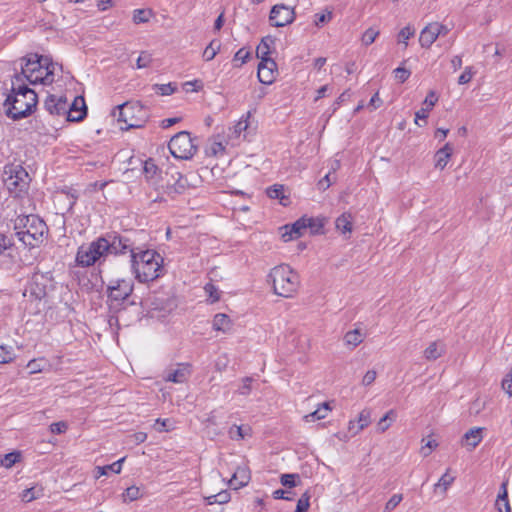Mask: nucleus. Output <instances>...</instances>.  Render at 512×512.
Listing matches in <instances>:
<instances>
[{
  "mask_svg": "<svg viewBox=\"0 0 512 512\" xmlns=\"http://www.w3.org/2000/svg\"><path fill=\"white\" fill-rule=\"evenodd\" d=\"M153 61L152 55L147 51H142L136 61V68L143 69L151 65Z\"/></svg>",
  "mask_w": 512,
  "mask_h": 512,
  "instance_id": "47",
  "label": "nucleus"
},
{
  "mask_svg": "<svg viewBox=\"0 0 512 512\" xmlns=\"http://www.w3.org/2000/svg\"><path fill=\"white\" fill-rule=\"evenodd\" d=\"M250 57L249 51L245 50L244 48L239 49L235 55H234V62H239L237 66H241L242 64L246 63L247 59Z\"/></svg>",
  "mask_w": 512,
  "mask_h": 512,
  "instance_id": "60",
  "label": "nucleus"
},
{
  "mask_svg": "<svg viewBox=\"0 0 512 512\" xmlns=\"http://www.w3.org/2000/svg\"><path fill=\"white\" fill-rule=\"evenodd\" d=\"M44 107L51 115L64 116L67 112L68 102L64 97L57 98L50 95L45 100Z\"/></svg>",
  "mask_w": 512,
  "mask_h": 512,
  "instance_id": "15",
  "label": "nucleus"
},
{
  "mask_svg": "<svg viewBox=\"0 0 512 512\" xmlns=\"http://www.w3.org/2000/svg\"><path fill=\"white\" fill-rule=\"evenodd\" d=\"M187 187L188 181L186 177H184L179 172H176L172 175V182H167L166 189L169 195H176L184 193Z\"/></svg>",
  "mask_w": 512,
  "mask_h": 512,
  "instance_id": "19",
  "label": "nucleus"
},
{
  "mask_svg": "<svg viewBox=\"0 0 512 512\" xmlns=\"http://www.w3.org/2000/svg\"><path fill=\"white\" fill-rule=\"evenodd\" d=\"M133 289L134 284L131 279L111 281L107 288L108 298L118 303L123 302L132 294Z\"/></svg>",
  "mask_w": 512,
  "mask_h": 512,
  "instance_id": "11",
  "label": "nucleus"
},
{
  "mask_svg": "<svg viewBox=\"0 0 512 512\" xmlns=\"http://www.w3.org/2000/svg\"><path fill=\"white\" fill-rule=\"evenodd\" d=\"M249 117L250 113H247L246 116H242L240 120L232 128H230V133L228 135L230 139H239L241 136L243 137V139H246L245 132L249 127Z\"/></svg>",
  "mask_w": 512,
  "mask_h": 512,
  "instance_id": "24",
  "label": "nucleus"
},
{
  "mask_svg": "<svg viewBox=\"0 0 512 512\" xmlns=\"http://www.w3.org/2000/svg\"><path fill=\"white\" fill-rule=\"evenodd\" d=\"M363 340H364V335L360 329H354V330L348 331L344 335V342L348 346L356 347L360 343H362Z\"/></svg>",
  "mask_w": 512,
  "mask_h": 512,
  "instance_id": "33",
  "label": "nucleus"
},
{
  "mask_svg": "<svg viewBox=\"0 0 512 512\" xmlns=\"http://www.w3.org/2000/svg\"><path fill=\"white\" fill-rule=\"evenodd\" d=\"M483 428L475 427L469 429L463 436V442L465 445L469 446L471 449H474L483 439L482 435Z\"/></svg>",
  "mask_w": 512,
  "mask_h": 512,
  "instance_id": "26",
  "label": "nucleus"
},
{
  "mask_svg": "<svg viewBox=\"0 0 512 512\" xmlns=\"http://www.w3.org/2000/svg\"><path fill=\"white\" fill-rule=\"evenodd\" d=\"M252 381H253V379L251 377L243 378L242 384L238 388L237 392L240 395H244V396L248 395L251 392V390H252V387H251Z\"/></svg>",
  "mask_w": 512,
  "mask_h": 512,
  "instance_id": "58",
  "label": "nucleus"
},
{
  "mask_svg": "<svg viewBox=\"0 0 512 512\" xmlns=\"http://www.w3.org/2000/svg\"><path fill=\"white\" fill-rule=\"evenodd\" d=\"M335 226L343 234L350 233L353 227L352 215L350 213H343L336 219Z\"/></svg>",
  "mask_w": 512,
  "mask_h": 512,
  "instance_id": "31",
  "label": "nucleus"
},
{
  "mask_svg": "<svg viewBox=\"0 0 512 512\" xmlns=\"http://www.w3.org/2000/svg\"><path fill=\"white\" fill-rule=\"evenodd\" d=\"M437 101L438 97L436 93L434 91H430L423 101V107L415 113V123L418 126H423V124L419 123V120H423L424 124L426 123L429 112L432 110Z\"/></svg>",
  "mask_w": 512,
  "mask_h": 512,
  "instance_id": "17",
  "label": "nucleus"
},
{
  "mask_svg": "<svg viewBox=\"0 0 512 512\" xmlns=\"http://www.w3.org/2000/svg\"><path fill=\"white\" fill-rule=\"evenodd\" d=\"M453 153V147L450 143H446L435 154V167L443 170L448 164Z\"/></svg>",
  "mask_w": 512,
  "mask_h": 512,
  "instance_id": "23",
  "label": "nucleus"
},
{
  "mask_svg": "<svg viewBox=\"0 0 512 512\" xmlns=\"http://www.w3.org/2000/svg\"><path fill=\"white\" fill-rule=\"evenodd\" d=\"M141 496H142L141 490L137 486L128 487L122 495L124 502L135 501V500L141 498Z\"/></svg>",
  "mask_w": 512,
  "mask_h": 512,
  "instance_id": "43",
  "label": "nucleus"
},
{
  "mask_svg": "<svg viewBox=\"0 0 512 512\" xmlns=\"http://www.w3.org/2000/svg\"><path fill=\"white\" fill-rule=\"evenodd\" d=\"M284 228L286 232L282 234V238L285 242L301 237L306 231L304 217L298 219L290 228L288 226Z\"/></svg>",
  "mask_w": 512,
  "mask_h": 512,
  "instance_id": "22",
  "label": "nucleus"
},
{
  "mask_svg": "<svg viewBox=\"0 0 512 512\" xmlns=\"http://www.w3.org/2000/svg\"><path fill=\"white\" fill-rule=\"evenodd\" d=\"M397 413L394 409L389 410L377 423V432L384 433L396 420Z\"/></svg>",
  "mask_w": 512,
  "mask_h": 512,
  "instance_id": "32",
  "label": "nucleus"
},
{
  "mask_svg": "<svg viewBox=\"0 0 512 512\" xmlns=\"http://www.w3.org/2000/svg\"><path fill=\"white\" fill-rule=\"evenodd\" d=\"M124 460H125V458H121L118 461L112 463L111 465H107L104 467L98 466L97 467V472H98L97 477L106 475L108 471H112L116 474H119L122 470V463L124 462Z\"/></svg>",
  "mask_w": 512,
  "mask_h": 512,
  "instance_id": "39",
  "label": "nucleus"
},
{
  "mask_svg": "<svg viewBox=\"0 0 512 512\" xmlns=\"http://www.w3.org/2000/svg\"><path fill=\"white\" fill-rule=\"evenodd\" d=\"M100 238L107 245L105 255L125 254L127 252H130V254L133 255V251L136 250L133 246V243L128 238L121 235L108 234Z\"/></svg>",
  "mask_w": 512,
  "mask_h": 512,
  "instance_id": "10",
  "label": "nucleus"
},
{
  "mask_svg": "<svg viewBox=\"0 0 512 512\" xmlns=\"http://www.w3.org/2000/svg\"><path fill=\"white\" fill-rule=\"evenodd\" d=\"M44 276L36 274L25 289L23 296L31 301H40L46 296V285L42 282Z\"/></svg>",
  "mask_w": 512,
  "mask_h": 512,
  "instance_id": "13",
  "label": "nucleus"
},
{
  "mask_svg": "<svg viewBox=\"0 0 512 512\" xmlns=\"http://www.w3.org/2000/svg\"><path fill=\"white\" fill-rule=\"evenodd\" d=\"M446 352V345L442 341H433L424 350L423 356L428 361H434L444 355Z\"/></svg>",
  "mask_w": 512,
  "mask_h": 512,
  "instance_id": "21",
  "label": "nucleus"
},
{
  "mask_svg": "<svg viewBox=\"0 0 512 512\" xmlns=\"http://www.w3.org/2000/svg\"><path fill=\"white\" fill-rule=\"evenodd\" d=\"M106 243L98 238L96 241L91 242L88 245H82L78 248L76 254V262L81 267H89L105 257Z\"/></svg>",
  "mask_w": 512,
  "mask_h": 512,
  "instance_id": "9",
  "label": "nucleus"
},
{
  "mask_svg": "<svg viewBox=\"0 0 512 512\" xmlns=\"http://www.w3.org/2000/svg\"><path fill=\"white\" fill-rule=\"evenodd\" d=\"M267 196L271 199H278L280 204L286 206L289 204V198L285 195V188L283 185L275 184L266 190Z\"/></svg>",
  "mask_w": 512,
  "mask_h": 512,
  "instance_id": "28",
  "label": "nucleus"
},
{
  "mask_svg": "<svg viewBox=\"0 0 512 512\" xmlns=\"http://www.w3.org/2000/svg\"><path fill=\"white\" fill-rule=\"evenodd\" d=\"M41 496H42V490L41 489L36 490L34 487L25 489L21 493L22 501L27 502V503L31 502V501H33L35 499H38Z\"/></svg>",
  "mask_w": 512,
  "mask_h": 512,
  "instance_id": "45",
  "label": "nucleus"
},
{
  "mask_svg": "<svg viewBox=\"0 0 512 512\" xmlns=\"http://www.w3.org/2000/svg\"><path fill=\"white\" fill-rule=\"evenodd\" d=\"M434 22L426 25L420 32L419 43L421 47L429 48L439 37Z\"/></svg>",
  "mask_w": 512,
  "mask_h": 512,
  "instance_id": "20",
  "label": "nucleus"
},
{
  "mask_svg": "<svg viewBox=\"0 0 512 512\" xmlns=\"http://www.w3.org/2000/svg\"><path fill=\"white\" fill-rule=\"evenodd\" d=\"M502 389L511 397L512 396V367L511 370L504 376L501 382Z\"/></svg>",
  "mask_w": 512,
  "mask_h": 512,
  "instance_id": "57",
  "label": "nucleus"
},
{
  "mask_svg": "<svg viewBox=\"0 0 512 512\" xmlns=\"http://www.w3.org/2000/svg\"><path fill=\"white\" fill-rule=\"evenodd\" d=\"M495 507L498 512H511L506 483H502L501 485L500 492L495 502Z\"/></svg>",
  "mask_w": 512,
  "mask_h": 512,
  "instance_id": "29",
  "label": "nucleus"
},
{
  "mask_svg": "<svg viewBox=\"0 0 512 512\" xmlns=\"http://www.w3.org/2000/svg\"><path fill=\"white\" fill-rule=\"evenodd\" d=\"M379 33H380L379 30L374 27L368 28L362 35V38H361L362 44L365 46L371 45L376 40Z\"/></svg>",
  "mask_w": 512,
  "mask_h": 512,
  "instance_id": "42",
  "label": "nucleus"
},
{
  "mask_svg": "<svg viewBox=\"0 0 512 512\" xmlns=\"http://www.w3.org/2000/svg\"><path fill=\"white\" fill-rule=\"evenodd\" d=\"M410 74V71L403 67H398L394 70L395 79L400 83H404L410 77Z\"/></svg>",
  "mask_w": 512,
  "mask_h": 512,
  "instance_id": "59",
  "label": "nucleus"
},
{
  "mask_svg": "<svg viewBox=\"0 0 512 512\" xmlns=\"http://www.w3.org/2000/svg\"><path fill=\"white\" fill-rule=\"evenodd\" d=\"M332 410L330 402L322 403L315 411L304 416L305 422H314L316 420L325 419Z\"/></svg>",
  "mask_w": 512,
  "mask_h": 512,
  "instance_id": "27",
  "label": "nucleus"
},
{
  "mask_svg": "<svg viewBox=\"0 0 512 512\" xmlns=\"http://www.w3.org/2000/svg\"><path fill=\"white\" fill-rule=\"evenodd\" d=\"M131 267L139 282L154 281L163 272V258L154 250L136 249L131 255Z\"/></svg>",
  "mask_w": 512,
  "mask_h": 512,
  "instance_id": "3",
  "label": "nucleus"
},
{
  "mask_svg": "<svg viewBox=\"0 0 512 512\" xmlns=\"http://www.w3.org/2000/svg\"><path fill=\"white\" fill-rule=\"evenodd\" d=\"M402 494H394L386 503L384 512H390L394 510L402 501Z\"/></svg>",
  "mask_w": 512,
  "mask_h": 512,
  "instance_id": "55",
  "label": "nucleus"
},
{
  "mask_svg": "<svg viewBox=\"0 0 512 512\" xmlns=\"http://www.w3.org/2000/svg\"><path fill=\"white\" fill-rule=\"evenodd\" d=\"M371 423V410L363 409L357 420H350L348 423V431L351 436L359 434L363 429L368 427Z\"/></svg>",
  "mask_w": 512,
  "mask_h": 512,
  "instance_id": "16",
  "label": "nucleus"
},
{
  "mask_svg": "<svg viewBox=\"0 0 512 512\" xmlns=\"http://www.w3.org/2000/svg\"><path fill=\"white\" fill-rule=\"evenodd\" d=\"M170 153L177 159L187 160L197 152V145L187 131H181L173 136L168 144Z\"/></svg>",
  "mask_w": 512,
  "mask_h": 512,
  "instance_id": "7",
  "label": "nucleus"
},
{
  "mask_svg": "<svg viewBox=\"0 0 512 512\" xmlns=\"http://www.w3.org/2000/svg\"><path fill=\"white\" fill-rule=\"evenodd\" d=\"M79 109H83V110H87V107H86V104H85V100L82 96H77L74 98L73 102L71 104H68V110H79Z\"/></svg>",
  "mask_w": 512,
  "mask_h": 512,
  "instance_id": "61",
  "label": "nucleus"
},
{
  "mask_svg": "<svg viewBox=\"0 0 512 512\" xmlns=\"http://www.w3.org/2000/svg\"><path fill=\"white\" fill-rule=\"evenodd\" d=\"M332 19V12L328 11L326 13H318L315 15L314 23L316 26L320 27L323 24L329 22Z\"/></svg>",
  "mask_w": 512,
  "mask_h": 512,
  "instance_id": "62",
  "label": "nucleus"
},
{
  "mask_svg": "<svg viewBox=\"0 0 512 512\" xmlns=\"http://www.w3.org/2000/svg\"><path fill=\"white\" fill-rule=\"evenodd\" d=\"M277 64L273 59H264L258 64V79L261 83L272 84L276 78Z\"/></svg>",
  "mask_w": 512,
  "mask_h": 512,
  "instance_id": "14",
  "label": "nucleus"
},
{
  "mask_svg": "<svg viewBox=\"0 0 512 512\" xmlns=\"http://www.w3.org/2000/svg\"><path fill=\"white\" fill-rule=\"evenodd\" d=\"M191 374L188 364H179L175 370H169L164 375V380L173 383H184Z\"/></svg>",
  "mask_w": 512,
  "mask_h": 512,
  "instance_id": "18",
  "label": "nucleus"
},
{
  "mask_svg": "<svg viewBox=\"0 0 512 512\" xmlns=\"http://www.w3.org/2000/svg\"><path fill=\"white\" fill-rule=\"evenodd\" d=\"M49 366L50 364L45 358L32 359L27 364V368L29 369L30 374H36L45 371Z\"/></svg>",
  "mask_w": 512,
  "mask_h": 512,
  "instance_id": "34",
  "label": "nucleus"
},
{
  "mask_svg": "<svg viewBox=\"0 0 512 512\" xmlns=\"http://www.w3.org/2000/svg\"><path fill=\"white\" fill-rule=\"evenodd\" d=\"M295 19L294 9L284 4L274 5L270 11L269 21L274 27H284Z\"/></svg>",
  "mask_w": 512,
  "mask_h": 512,
  "instance_id": "12",
  "label": "nucleus"
},
{
  "mask_svg": "<svg viewBox=\"0 0 512 512\" xmlns=\"http://www.w3.org/2000/svg\"><path fill=\"white\" fill-rule=\"evenodd\" d=\"M306 230L310 229L312 234L319 233L324 227V220L321 218L305 217Z\"/></svg>",
  "mask_w": 512,
  "mask_h": 512,
  "instance_id": "36",
  "label": "nucleus"
},
{
  "mask_svg": "<svg viewBox=\"0 0 512 512\" xmlns=\"http://www.w3.org/2000/svg\"><path fill=\"white\" fill-rule=\"evenodd\" d=\"M14 245L13 238L0 232V255L10 250Z\"/></svg>",
  "mask_w": 512,
  "mask_h": 512,
  "instance_id": "50",
  "label": "nucleus"
},
{
  "mask_svg": "<svg viewBox=\"0 0 512 512\" xmlns=\"http://www.w3.org/2000/svg\"><path fill=\"white\" fill-rule=\"evenodd\" d=\"M268 41H272V40L269 38H264L261 40L260 44L257 46L256 55L261 61H264V59H271L269 57L270 47H269Z\"/></svg>",
  "mask_w": 512,
  "mask_h": 512,
  "instance_id": "41",
  "label": "nucleus"
},
{
  "mask_svg": "<svg viewBox=\"0 0 512 512\" xmlns=\"http://www.w3.org/2000/svg\"><path fill=\"white\" fill-rule=\"evenodd\" d=\"M68 429V425L64 421L54 422L50 425V431L53 434L64 433Z\"/></svg>",
  "mask_w": 512,
  "mask_h": 512,
  "instance_id": "63",
  "label": "nucleus"
},
{
  "mask_svg": "<svg viewBox=\"0 0 512 512\" xmlns=\"http://www.w3.org/2000/svg\"><path fill=\"white\" fill-rule=\"evenodd\" d=\"M309 500L310 495L308 492H305L298 500L295 512H306L310 506Z\"/></svg>",
  "mask_w": 512,
  "mask_h": 512,
  "instance_id": "54",
  "label": "nucleus"
},
{
  "mask_svg": "<svg viewBox=\"0 0 512 512\" xmlns=\"http://www.w3.org/2000/svg\"><path fill=\"white\" fill-rule=\"evenodd\" d=\"M153 15L150 9H136L133 12L132 20L135 24L147 23Z\"/></svg>",
  "mask_w": 512,
  "mask_h": 512,
  "instance_id": "38",
  "label": "nucleus"
},
{
  "mask_svg": "<svg viewBox=\"0 0 512 512\" xmlns=\"http://www.w3.org/2000/svg\"><path fill=\"white\" fill-rule=\"evenodd\" d=\"M14 229L25 246L36 247L43 242L47 226L38 216L30 214L18 216L14 221Z\"/></svg>",
  "mask_w": 512,
  "mask_h": 512,
  "instance_id": "4",
  "label": "nucleus"
},
{
  "mask_svg": "<svg viewBox=\"0 0 512 512\" xmlns=\"http://www.w3.org/2000/svg\"><path fill=\"white\" fill-rule=\"evenodd\" d=\"M55 67L56 64L48 56L31 53L20 59L21 71L13 79L20 78V82L48 85L54 82Z\"/></svg>",
  "mask_w": 512,
  "mask_h": 512,
  "instance_id": "1",
  "label": "nucleus"
},
{
  "mask_svg": "<svg viewBox=\"0 0 512 512\" xmlns=\"http://www.w3.org/2000/svg\"><path fill=\"white\" fill-rule=\"evenodd\" d=\"M450 469H447L446 473L442 475L439 481L435 484V488H442L444 492L452 485L455 477L449 474Z\"/></svg>",
  "mask_w": 512,
  "mask_h": 512,
  "instance_id": "46",
  "label": "nucleus"
},
{
  "mask_svg": "<svg viewBox=\"0 0 512 512\" xmlns=\"http://www.w3.org/2000/svg\"><path fill=\"white\" fill-rule=\"evenodd\" d=\"M232 327V321L228 315L218 313L213 319V329L221 332H228Z\"/></svg>",
  "mask_w": 512,
  "mask_h": 512,
  "instance_id": "30",
  "label": "nucleus"
},
{
  "mask_svg": "<svg viewBox=\"0 0 512 512\" xmlns=\"http://www.w3.org/2000/svg\"><path fill=\"white\" fill-rule=\"evenodd\" d=\"M296 479H299L298 474H283L280 481L283 486L292 488L296 486Z\"/></svg>",
  "mask_w": 512,
  "mask_h": 512,
  "instance_id": "56",
  "label": "nucleus"
},
{
  "mask_svg": "<svg viewBox=\"0 0 512 512\" xmlns=\"http://www.w3.org/2000/svg\"><path fill=\"white\" fill-rule=\"evenodd\" d=\"M474 74H475V71L473 70V67L472 66H467L464 69V71L462 72V74L459 76L458 84L459 85H464V84L469 83L472 80Z\"/></svg>",
  "mask_w": 512,
  "mask_h": 512,
  "instance_id": "53",
  "label": "nucleus"
},
{
  "mask_svg": "<svg viewBox=\"0 0 512 512\" xmlns=\"http://www.w3.org/2000/svg\"><path fill=\"white\" fill-rule=\"evenodd\" d=\"M4 183L10 193L16 197L26 193L31 181L28 172L21 165L6 166Z\"/></svg>",
  "mask_w": 512,
  "mask_h": 512,
  "instance_id": "6",
  "label": "nucleus"
},
{
  "mask_svg": "<svg viewBox=\"0 0 512 512\" xmlns=\"http://www.w3.org/2000/svg\"><path fill=\"white\" fill-rule=\"evenodd\" d=\"M38 102L37 94L27 86V83L20 82V78L12 79L11 94L7 97V115L14 119H22L32 113Z\"/></svg>",
  "mask_w": 512,
  "mask_h": 512,
  "instance_id": "2",
  "label": "nucleus"
},
{
  "mask_svg": "<svg viewBox=\"0 0 512 512\" xmlns=\"http://www.w3.org/2000/svg\"><path fill=\"white\" fill-rule=\"evenodd\" d=\"M143 169L146 177L152 178L156 174L157 166L151 161H145Z\"/></svg>",
  "mask_w": 512,
  "mask_h": 512,
  "instance_id": "64",
  "label": "nucleus"
},
{
  "mask_svg": "<svg viewBox=\"0 0 512 512\" xmlns=\"http://www.w3.org/2000/svg\"><path fill=\"white\" fill-rule=\"evenodd\" d=\"M14 360L12 347L0 346V363L7 364Z\"/></svg>",
  "mask_w": 512,
  "mask_h": 512,
  "instance_id": "49",
  "label": "nucleus"
},
{
  "mask_svg": "<svg viewBox=\"0 0 512 512\" xmlns=\"http://www.w3.org/2000/svg\"><path fill=\"white\" fill-rule=\"evenodd\" d=\"M117 108L119 109L118 120L127 124L128 128H140L146 121L147 111L138 102H126Z\"/></svg>",
  "mask_w": 512,
  "mask_h": 512,
  "instance_id": "8",
  "label": "nucleus"
},
{
  "mask_svg": "<svg viewBox=\"0 0 512 512\" xmlns=\"http://www.w3.org/2000/svg\"><path fill=\"white\" fill-rule=\"evenodd\" d=\"M221 44L218 40H212L203 52V58L205 61H211L220 51Z\"/></svg>",
  "mask_w": 512,
  "mask_h": 512,
  "instance_id": "37",
  "label": "nucleus"
},
{
  "mask_svg": "<svg viewBox=\"0 0 512 512\" xmlns=\"http://www.w3.org/2000/svg\"><path fill=\"white\" fill-rule=\"evenodd\" d=\"M154 89L158 94L168 96L176 91V86L173 83L155 84Z\"/></svg>",
  "mask_w": 512,
  "mask_h": 512,
  "instance_id": "48",
  "label": "nucleus"
},
{
  "mask_svg": "<svg viewBox=\"0 0 512 512\" xmlns=\"http://www.w3.org/2000/svg\"><path fill=\"white\" fill-rule=\"evenodd\" d=\"M229 437L233 440H242L251 435V429L248 426L233 425L228 431Z\"/></svg>",
  "mask_w": 512,
  "mask_h": 512,
  "instance_id": "35",
  "label": "nucleus"
},
{
  "mask_svg": "<svg viewBox=\"0 0 512 512\" xmlns=\"http://www.w3.org/2000/svg\"><path fill=\"white\" fill-rule=\"evenodd\" d=\"M268 277L272 283L274 293L278 296L292 298L300 288L299 274L287 264L272 268Z\"/></svg>",
  "mask_w": 512,
  "mask_h": 512,
  "instance_id": "5",
  "label": "nucleus"
},
{
  "mask_svg": "<svg viewBox=\"0 0 512 512\" xmlns=\"http://www.w3.org/2000/svg\"><path fill=\"white\" fill-rule=\"evenodd\" d=\"M204 290H205L206 294L209 296V298L211 299L212 303L217 302L220 299V292L214 284L207 283L204 286Z\"/></svg>",
  "mask_w": 512,
  "mask_h": 512,
  "instance_id": "52",
  "label": "nucleus"
},
{
  "mask_svg": "<svg viewBox=\"0 0 512 512\" xmlns=\"http://www.w3.org/2000/svg\"><path fill=\"white\" fill-rule=\"evenodd\" d=\"M19 459H20L19 452L7 453L1 458L0 464L5 468H11L16 462L19 461Z\"/></svg>",
  "mask_w": 512,
  "mask_h": 512,
  "instance_id": "44",
  "label": "nucleus"
},
{
  "mask_svg": "<svg viewBox=\"0 0 512 512\" xmlns=\"http://www.w3.org/2000/svg\"><path fill=\"white\" fill-rule=\"evenodd\" d=\"M415 34V29L412 25H407L403 29L400 30L397 36L398 43L404 44V47H407L408 40L412 38Z\"/></svg>",
  "mask_w": 512,
  "mask_h": 512,
  "instance_id": "40",
  "label": "nucleus"
},
{
  "mask_svg": "<svg viewBox=\"0 0 512 512\" xmlns=\"http://www.w3.org/2000/svg\"><path fill=\"white\" fill-rule=\"evenodd\" d=\"M250 480V474L245 468H237L233 473L229 484L233 489H239L248 484Z\"/></svg>",
  "mask_w": 512,
  "mask_h": 512,
  "instance_id": "25",
  "label": "nucleus"
},
{
  "mask_svg": "<svg viewBox=\"0 0 512 512\" xmlns=\"http://www.w3.org/2000/svg\"><path fill=\"white\" fill-rule=\"evenodd\" d=\"M87 114V110L79 109V110H68L66 112L67 120L71 122H78L85 118Z\"/></svg>",
  "mask_w": 512,
  "mask_h": 512,
  "instance_id": "51",
  "label": "nucleus"
}]
</instances>
